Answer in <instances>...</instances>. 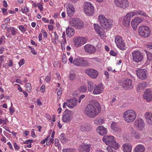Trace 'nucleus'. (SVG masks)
<instances>
[{"instance_id":"obj_61","label":"nucleus","mask_w":152,"mask_h":152,"mask_svg":"<svg viewBox=\"0 0 152 152\" xmlns=\"http://www.w3.org/2000/svg\"><path fill=\"white\" fill-rule=\"evenodd\" d=\"M8 25L6 23L3 24L1 25V28L4 29H5L7 27Z\"/></svg>"},{"instance_id":"obj_63","label":"nucleus","mask_w":152,"mask_h":152,"mask_svg":"<svg viewBox=\"0 0 152 152\" xmlns=\"http://www.w3.org/2000/svg\"><path fill=\"white\" fill-rule=\"evenodd\" d=\"M111 148H112L111 146L107 147V149L108 152H113V149Z\"/></svg>"},{"instance_id":"obj_47","label":"nucleus","mask_w":152,"mask_h":152,"mask_svg":"<svg viewBox=\"0 0 152 152\" xmlns=\"http://www.w3.org/2000/svg\"><path fill=\"white\" fill-rule=\"evenodd\" d=\"M69 79L72 80H73L75 79L76 75L75 74H71L69 76Z\"/></svg>"},{"instance_id":"obj_34","label":"nucleus","mask_w":152,"mask_h":152,"mask_svg":"<svg viewBox=\"0 0 152 152\" xmlns=\"http://www.w3.org/2000/svg\"><path fill=\"white\" fill-rule=\"evenodd\" d=\"M94 27L95 31L97 33L100 32L101 30H102V28L100 27L98 24H94Z\"/></svg>"},{"instance_id":"obj_17","label":"nucleus","mask_w":152,"mask_h":152,"mask_svg":"<svg viewBox=\"0 0 152 152\" xmlns=\"http://www.w3.org/2000/svg\"><path fill=\"white\" fill-rule=\"evenodd\" d=\"M84 49L85 51L89 54H93L96 51L95 47L92 45L86 44L84 47Z\"/></svg>"},{"instance_id":"obj_43","label":"nucleus","mask_w":152,"mask_h":152,"mask_svg":"<svg viewBox=\"0 0 152 152\" xmlns=\"http://www.w3.org/2000/svg\"><path fill=\"white\" fill-rule=\"evenodd\" d=\"M104 122V120L102 119H98L95 121V123L96 124H99V125L102 124Z\"/></svg>"},{"instance_id":"obj_35","label":"nucleus","mask_w":152,"mask_h":152,"mask_svg":"<svg viewBox=\"0 0 152 152\" xmlns=\"http://www.w3.org/2000/svg\"><path fill=\"white\" fill-rule=\"evenodd\" d=\"M138 25L136 22L135 21H134V20H133L131 21V25L134 30H136L137 29V26Z\"/></svg>"},{"instance_id":"obj_37","label":"nucleus","mask_w":152,"mask_h":152,"mask_svg":"<svg viewBox=\"0 0 152 152\" xmlns=\"http://www.w3.org/2000/svg\"><path fill=\"white\" fill-rule=\"evenodd\" d=\"M32 142V141L30 140H27L25 142V143L26 145H25V147L30 148L31 147V142Z\"/></svg>"},{"instance_id":"obj_59","label":"nucleus","mask_w":152,"mask_h":152,"mask_svg":"<svg viewBox=\"0 0 152 152\" xmlns=\"http://www.w3.org/2000/svg\"><path fill=\"white\" fill-rule=\"evenodd\" d=\"M41 32L43 34L44 38H46L47 37V34L44 30H42L41 31Z\"/></svg>"},{"instance_id":"obj_10","label":"nucleus","mask_w":152,"mask_h":152,"mask_svg":"<svg viewBox=\"0 0 152 152\" xmlns=\"http://www.w3.org/2000/svg\"><path fill=\"white\" fill-rule=\"evenodd\" d=\"M115 4L117 7L125 9L129 6V2L127 0H115Z\"/></svg>"},{"instance_id":"obj_9","label":"nucleus","mask_w":152,"mask_h":152,"mask_svg":"<svg viewBox=\"0 0 152 152\" xmlns=\"http://www.w3.org/2000/svg\"><path fill=\"white\" fill-rule=\"evenodd\" d=\"M138 33L140 35L144 38H147L150 34V30L147 26H142L140 27L138 30Z\"/></svg>"},{"instance_id":"obj_57","label":"nucleus","mask_w":152,"mask_h":152,"mask_svg":"<svg viewBox=\"0 0 152 152\" xmlns=\"http://www.w3.org/2000/svg\"><path fill=\"white\" fill-rule=\"evenodd\" d=\"M51 79V76H47L45 78V80L47 83H49L50 80Z\"/></svg>"},{"instance_id":"obj_1","label":"nucleus","mask_w":152,"mask_h":152,"mask_svg":"<svg viewBox=\"0 0 152 152\" xmlns=\"http://www.w3.org/2000/svg\"><path fill=\"white\" fill-rule=\"evenodd\" d=\"M91 104H88L85 107L84 113L89 118H94L97 116L101 110L99 103L95 100H92Z\"/></svg>"},{"instance_id":"obj_22","label":"nucleus","mask_w":152,"mask_h":152,"mask_svg":"<svg viewBox=\"0 0 152 152\" xmlns=\"http://www.w3.org/2000/svg\"><path fill=\"white\" fill-rule=\"evenodd\" d=\"M67 14L70 17H72L75 12V9L74 6L71 4L68 5V8L67 11Z\"/></svg>"},{"instance_id":"obj_31","label":"nucleus","mask_w":152,"mask_h":152,"mask_svg":"<svg viewBox=\"0 0 152 152\" xmlns=\"http://www.w3.org/2000/svg\"><path fill=\"white\" fill-rule=\"evenodd\" d=\"M7 31L8 33H11L13 36H15L17 32L16 31L15 28L14 27L8 28H7Z\"/></svg>"},{"instance_id":"obj_30","label":"nucleus","mask_w":152,"mask_h":152,"mask_svg":"<svg viewBox=\"0 0 152 152\" xmlns=\"http://www.w3.org/2000/svg\"><path fill=\"white\" fill-rule=\"evenodd\" d=\"M74 45L76 47H79L81 45L79 37L75 38L73 39Z\"/></svg>"},{"instance_id":"obj_36","label":"nucleus","mask_w":152,"mask_h":152,"mask_svg":"<svg viewBox=\"0 0 152 152\" xmlns=\"http://www.w3.org/2000/svg\"><path fill=\"white\" fill-rule=\"evenodd\" d=\"M25 86L26 91L28 92H30L31 90V84L29 83H26V84Z\"/></svg>"},{"instance_id":"obj_62","label":"nucleus","mask_w":152,"mask_h":152,"mask_svg":"<svg viewBox=\"0 0 152 152\" xmlns=\"http://www.w3.org/2000/svg\"><path fill=\"white\" fill-rule=\"evenodd\" d=\"M14 148L15 150L18 149L19 148V146L15 142L14 143Z\"/></svg>"},{"instance_id":"obj_33","label":"nucleus","mask_w":152,"mask_h":152,"mask_svg":"<svg viewBox=\"0 0 152 152\" xmlns=\"http://www.w3.org/2000/svg\"><path fill=\"white\" fill-rule=\"evenodd\" d=\"M111 128L113 130L115 131H118L119 129L116 125L115 122H113L111 124Z\"/></svg>"},{"instance_id":"obj_2","label":"nucleus","mask_w":152,"mask_h":152,"mask_svg":"<svg viewBox=\"0 0 152 152\" xmlns=\"http://www.w3.org/2000/svg\"><path fill=\"white\" fill-rule=\"evenodd\" d=\"M124 120L127 123L134 121L136 118L137 115L135 112L133 110H128L125 111L123 114Z\"/></svg>"},{"instance_id":"obj_41","label":"nucleus","mask_w":152,"mask_h":152,"mask_svg":"<svg viewBox=\"0 0 152 152\" xmlns=\"http://www.w3.org/2000/svg\"><path fill=\"white\" fill-rule=\"evenodd\" d=\"M60 139L61 142H64L66 140V136L64 134H61L60 136Z\"/></svg>"},{"instance_id":"obj_44","label":"nucleus","mask_w":152,"mask_h":152,"mask_svg":"<svg viewBox=\"0 0 152 152\" xmlns=\"http://www.w3.org/2000/svg\"><path fill=\"white\" fill-rule=\"evenodd\" d=\"M18 28L20 31L22 33H24L26 29L23 25H20L18 26Z\"/></svg>"},{"instance_id":"obj_32","label":"nucleus","mask_w":152,"mask_h":152,"mask_svg":"<svg viewBox=\"0 0 152 152\" xmlns=\"http://www.w3.org/2000/svg\"><path fill=\"white\" fill-rule=\"evenodd\" d=\"M88 87V90L89 91H92L94 88V84L91 81H87Z\"/></svg>"},{"instance_id":"obj_49","label":"nucleus","mask_w":152,"mask_h":152,"mask_svg":"<svg viewBox=\"0 0 152 152\" xmlns=\"http://www.w3.org/2000/svg\"><path fill=\"white\" fill-rule=\"evenodd\" d=\"M79 37L80 40V42H81V45L82 44H83L86 42V40L85 38L83 37Z\"/></svg>"},{"instance_id":"obj_14","label":"nucleus","mask_w":152,"mask_h":152,"mask_svg":"<svg viewBox=\"0 0 152 152\" xmlns=\"http://www.w3.org/2000/svg\"><path fill=\"white\" fill-rule=\"evenodd\" d=\"M132 80L130 79H126L121 85L122 87L126 89H131L133 88Z\"/></svg>"},{"instance_id":"obj_40","label":"nucleus","mask_w":152,"mask_h":152,"mask_svg":"<svg viewBox=\"0 0 152 152\" xmlns=\"http://www.w3.org/2000/svg\"><path fill=\"white\" fill-rule=\"evenodd\" d=\"M140 10H136L134 12H131L130 13L132 15V17L136 15H139Z\"/></svg>"},{"instance_id":"obj_58","label":"nucleus","mask_w":152,"mask_h":152,"mask_svg":"<svg viewBox=\"0 0 152 152\" xmlns=\"http://www.w3.org/2000/svg\"><path fill=\"white\" fill-rule=\"evenodd\" d=\"M9 110L10 111V114L12 115L14 112V108L12 107H10L9 108Z\"/></svg>"},{"instance_id":"obj_27","label":"nucleus","mask_w":152,"mask_h":152,"mask_svg":"<svg viewBox=\"0 0 152 152\" xmlns=\"http://www.w3.org/2000/svg\"><path fill=\"white\" fill-rule=\"evenodd\" d=\"M124 152H131L132 146L130 144H124L122 146Z\"/></svg>"},{"instance_id":"obj_25","label":"nucleus","mask_w":152,"mask_h":152,"mask_svg":"<svg viewBox=\"0 0 152 152\" xmlns=\"http://www.w3.org/2000/svg\"><path fill=\"white\" fill-rule=\"evenodd\" d=\"M97 131L101 135H104L106 134L107 131L105 128L103 126H100L97 128Z\"/></svg>"},{"instance_id":"obj_3","label":"nucleus","mask_w":152,"mask_h":152,"mask_svg":"<svg viewBox=\"0 0 152 152\" xmlns=\"http://www.w3.org/2000/svg\"><path fill=\"white\" fill-rule=\"evenodd\" d=\"M103 141L107 145L111 146L115 149H118L119 145L115 140L114 137L113 136H105L103 137Z\"/></svg>"},{"instance_id":"obj_7","label":"nucleus","mask_w":152,"mask_h":152,"mask_svg":"<svg viewBox=\"0 0 152 152\" xmlns=\"http://www.w3.org/2000/svg\"><path fill=\"white\" fill-rule=\"evenodd\" d=\"M70 22L71 26L77 28L81 29L84 27L83 22L78 18H72Z\"/></svg>"},{"instance_id":"obj_24","label":"nucleus","mask_w":152,"mask_h":152,"mask_svg":"<svg viewBox=\"0 0 152 152\" xmlns=\"http://www.w3.org/2000/svg\"><path fill=\"white\" fill-rule=\"evenodd\" d=\"M77 100L75 99H69L67 102V106L69 108H72L77 105Z\"/></svg>"},{"instance_id":"obj_6","label":"nucleus","mask_w":152,"mask_h":152,"mask_svg":"<svg viewBox=\"0 0 152 152\" xmlns=\"http://www.w3.org/2000/svg\"><path fill=\"white\" fill-rule=\"evenodd\" d=\"M132 55L133 61L137 63L142 61L144 59L143 54L139 51H134Z\"/></svg>"},{"instance_id":"obj_8","label":"nucleus","mask_w":152,"mask_h":152,"mask_svg":"<svg viewBox=\"0 0 152 152\" xmlns=\"http://www.w3.org/2000/svg\"><path fill=\"white\" fill-rule=\"evenodd\" d=\"M73 64L77 66H88L90 65V63L86 59L82 58H77L74 60Z\"/></svg>"},{"instance_id":"obj_45","label":"nucleus","mask_w":152,"mask_h":152,"mask_svg":"<svg viewBox=\"0 0 152 152\" xmlns=\"http://www.w3.org/2000/svg\"><path fill=\"white\" fill-rule=\"evenodd\" d=\"M79 90L81 92H84L87 90L86 87L85 86H81L80 87Z\"/></svg>"},{"instance_id":"obj_51","label":"nucleus","mask_w":152,"mask_h":152,"mask_svg":"<svg viewBox=\"0 0 152 152\" xmlns=\"http://www.w3.org/2000/svg\"><path fill=\"white\" fill-rule=\"evenodd\" d=\"M139 15L143 16L145 17H148L147 15L144 12L141 10H140Z\"/></svg>"},{"instance_id":"obj_15","label":"nucleus","mask_w":152,"mask_h":152,"mask_svg":"<svg viewBox=\"0 0 152 152\" xmlns=\"http://www.w3.org/2000/svg\"><path fill=\"white\" fill-rule=\"evenodd\" d=\"M137 75L138 77L141 79L144 80L147 77L146 70L144 69H139L136 70Z\"/></svg>"},{"instance_id":"obj_38","label":"nucleus","mask_w":152,"mask_h":152,"mask_svg":"<svg viewBox=\"0 0 152 152\" xmlns=\"http://www.w3.org/2000/svg\"><path fill=\"white\" fill-rule=\"evenodd\" d=\"M146 53L147 56V61H151L152 60V55L151 54L147 51H146Z\"/></svg>"},{"instance_id":"obj_56","label":"nucleus","mask_w":152,"mask_h":152,"mask_svg":"<svg viewBox=\"0 0 152 152\" xmlns=\"http://www.w3.org/2000/svg\"><path fill=\"white\" fill-rule=\"evenodd\" d=\"M40 91L42 93H44L45 91V86L44 84L42 85L40 89Z\"/></svg>"},{"instance_id":"obj_55","label":"nucleus","mask_w":152,"mask_h":152,"mask_svg":"<svg viewBox=\"0 0 152 152\" xmlns=\"http://www.w3.org/2000/svg\"><path fill=\"white\" fill-rule=\"evenodd\" d=\"M59 140L57 139H56L55 140V145L58 148L60 145V144H59Z\"/></svg>"},{"instance_id":"obj_39","label":"nucleus","mask_w":152,"mask_h":152,"mask_svg":"<svg viewBox=\"0 0 152 152\" xmlns=\"http://www.w3.org/2000/svg\"><path fill=\"white\" fill-rule=\"evenodd\" d=\"M98 34H99V35L102 38H103L106 36V34L103 28L102 30H101L100 32L98 33Z\"/></svg>"},{"instance_id":"obj_46","label":"nucleus","mask_w":152,"mask_h":152,"mask_svg":"<svg viewBox=\"0 0 152 152\" xmlns=\"http://www.w3.org/2000/svg\"><path fill=\"white\" fill-rule=\"evenodd\" d=\"M63 152H74V150L72 149H64L62 150Z\"/></svg>"},{"instance_id":"obj_4","label":"nucleus","mask_w":152,"mask_h":152,"mask_svg":"<svg viewBox=\"0 0 152 152\" xmlns=\"http://www.w3.org/2000/svg\"><path fill=\"white\" fill-rule=\"evenodd\" d=\"M98 19L103 28L107 29L112 27L113 25L112 21L106 19L104 16L102 15H99L98 17Z\"/></svg>"},{"instance_id":"obj_18","label":"nucleus","mask_w":152,"mask_h":152,"mask_svg":"<svg viewBox=\"0 0 152 152\" xmlns=\"http://www.w3.org/2000/svg\"><path fill=\"white\" fill-rule=\"evenodd\" d=\"M143 94L144 99L148 102H150L152 100V92L151 90L147 89Z\"/></svg>"},{"instance_id":"obj_23","label":"nucleus","mask_w":152,"mask_h":152,"mask_svg":"<svg viewBox=\"0 0 152 152\" xmlns=\"http://www.w3.org/2000/svg\"><path fill=\"white\" fill-rule=\"evenodd\" d=\"M103 86L101 84L98 86L95 85L94 86V90L93 93L94 94H97L101 93L103 89Z\"/></svg>"},{"instance_id":"obj_26","label":"nucleus","mask_w":152,"mask_h":152,"mask_svg":"<svg viewBox=\"0 0 152 152\" xmlns=\"http://www.w3.org/2000/svg\"><path fill=\"white\" fill-rule=\"evenodd\" d=\"M92 127L89 124H83L81 125L80 127V129L82 131L86 132L89 131L91 129Z\"/></svg>"},{"instance_id":"obj_52","label":"nucleus","mask_w":152,"mask_h":152,"mask_svg":"<svg viewBox=\"0 0 152 152\" xmlns=\"http://www.w3.org/2000/svg\"><path fill=\"white\" fill-rule=\"evenodd\" d=\"M139 15L143 16L145 17H148L147 15L144 12L141 10H140Z\"/></svg>"},{"instance_id":"obj_64","label":"nucleus","mask_w":152,"mask_h":152,"mask_svg":"<svg viewBox=\"0 0 152 152\" xmlns=\"http://www.w3.org/2000/svg\"><path fill=\"white\" fill-rule=\"evenodd\" d=\"M29 9L27 7H25L24 8V10L22 11V12L24 13L25 12H28Z\"/></svg>"},{"instance_id":"obj_19","label":"nucleus","mask_w":152,"mask_h":152,"mask_svg":"<svg viewBox=\"0 0 152 152\" xmlns=\"http://www.w3.org/2000/svg\"><path fill=\"white\" fill-rule=\"evenodd\" d=\"M145 123L142 118L137 119L134 122V125L136 127L140 129H142L144 126Z\"/></svg>"},{"instance_id":"obj_16","label":"nucleus","mask_w":152,"mask_h":152,"mask_svg":"<svg viewBox=\"0 0 152 152\" xmlns=\"http://www.w3.org/2000/svg\"><path fill=\"white\" fill-rule=\"evenodd\" d=\"M91 147L90 144L83 143L79 146L78 150L80 152H89Z\"/></svg>"},{"instance_id":"obj_12","label":"nucleus","mask_w":152,"mask_h":152,"mask_svg":"<svg viewBox=\"0 0 152 152\" xmlns=\"http://www.w3.org/2000/svg\"><path fill=\"white\" fill-rule=\"evenodd\" d=\"M115 42L117 47L121 50H124L125 49V43L121 37L116 36L115 38Z\"/></svg>"},{"instance_id":"obj_60","label":"nucleus","mask_w":152,"mask_h":152,"mask_svg":"<svg viewBox=\"0 0 152 152\" xmlns=\"http://www.w3.org/2000/svg\"><path fill=\"white\" fill-rule=\"evenodd\" d=\"M110 55L115 56L117 55L116 53L114 51L111 50L110 52Z\"/></svg>"},{"instance_id":"obj_21","label":"nucleus","mask_w":152,"mask_h":152,"mask_svg":"<svg viewBox=\"0 0 152 152\" xmlns=\"http://www.w3.org/2000/svg\"><path fill=\"white\" fill-rule=\"evenodd\" d=\"M131 17V14L130 13H128L124 17L122 23L123 24L124 26H127L129 25L130 23Z\"/></svg>"},{"instance_id":"obj_42","label":"nucleus","mask_w":152,"mask_h":152,"mask_svg":"<svg viewBox=\"0 0 152 152\" xmlns=\"http://www.w3.org/2000/svg\"><path fill=\"white\" fill-rule=\"evenodd\" d=\"M133 20L134 21H136L138 24L139 23H141L142 20L141 18L138 17H135Z\"/></svg>"},{"instance_id":"obj_48","label":"nucleus","mask_w":152,"mask_h":152,"mask_svg":"<svg viewBox=\"0 0 152 152\" xmlns=\"http://www.w3.org/2000/svg\"><path fill=\"white\" fill-rule=\"evenodd\" d=\"M134 135L136 138L137 139H140L141 136V134L137 132H135Z\"/></svg>"},{"instance_id":"obj_50","label":"nucleus","mask_w":152,"mask_h":152,"mask_svg":"<svg viewBox=\"0 0 152 152\" xmlns=\"http://www.w3.org/2000/svg\"><path fill=\"white\" fill-rule=\"evenodd\" d=\"M25 63V60L23 59H22L19 62H18V64L19 65L20 67L21 66L24 64Z\"/></svg>"},{"instance_id":"obj_28","label":"nucleus","mask_w":152,"mask_h":152,"mask_svg":"<svg viewBox=\"0 0 152 152\" xmlns=\"http://www.w3.org/2000/svg\"><path fill=\"white\" fill-rule=\"evenodd\" d=\"M66 35L69 37H71L73 36L74 34V30L72 27H68L66 29Z\"/></svg>"},{"instance_id":"obj_5","label":"nucleus","mask_w":152,"mask_h":152,"mask_svg":"<svg viewBox=\"0 0 152 152\" xmlns=\"http://www.w3.org/2000/svg\"><path fill=\"white\" fill-rule=\"evenodd\" d=\"M84 11L87 15H92L94 12V8L91 3L89 2H86L84 4Z\"/></svg>"},{"instance_id":"obj_54","label":"nucleus","mask_w":152,"mask_h":152,"mask_svg":"<svg viewBox=\"0 0 152 152\" xmlns=\"http://www.w3.org/2000/svg\"><path fill=\"white\" fill-rule=\"evenodd\" d=\"M62 93V89L61 88H60L58 91L57 92V94L58 97H59V98H60V97L61 96V94Z\"/></svg>"},{"instance_id":"obj_20","label":"nucleus","mask_w":152,"mask_h":152,"mask_svg":"<svg viewBox=\"0 0 152 152\" xmlns=\"http://www.w3.org/2000/svg\"><path fill=\"white\" fill-rule=\"evenodd\" d=\"M144 116L146 123L148 125L152 126V113L147 112L145 113Z\"/></svg>"},{"instance_id":"obj_11","label":"nucleus","mask_w":152,"mask_h":152,"mask_svg":"<svg viewBox=\"0 0 152 152\" xmlns=\"http://www.w3.org/2000/svg\"><path fill=\"white\" fill-rule=\"evenodd\" d=\"M72 118V113L71 111L68 110H66L64 113L62 118L63 121L66 123L69 122Z\"/></svg>"},{"instance_id":"obj_53","label":"nucleus","mask_w":152,"mask_h":152,"mask_svg":"<svg viewBox=\"0 0 152 152\" xmlns=\"http://www.w3.org/2000/svg\"><path fill=\"white\" fill-rule=\"evenodd\" d=\"M29 48L30 49V50L31 52L34 55H36L37 54V53L36 52L35 49L32 48L31 47L29 46Z\"/></svg>"},{"instance_id":"obj_29","label":"nucleus","mask_w":152,"mask_h":152,"mask_svg":"<svg viewBox=\"0 0 152 152\" xmlns=\"http://www.w3.org/2000/svg\"><path fill=\"white\" fill-rule=\"evenodd\" d=\"M145 150L144 147L140 144L137 145L134 149L135 152H144Z\"/></svg>"},{"instance_id":"obj_13","label":"nucleus","mask_w":152,"mask_h":152,"mask_svg":"<svg viewBox=\"0 0 152 152\" xmlns=\"http://www.w3.org/2000/svg\"><path fill=\"white\" fill-rule=\"evenodd\" d=\"M85 72L91 78H95L98 75L97 71L92 69H86Z\"/></svg>"}]
</instances>
